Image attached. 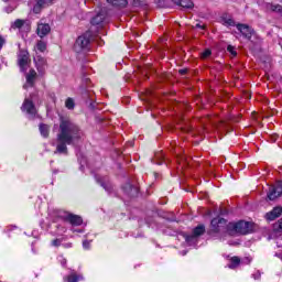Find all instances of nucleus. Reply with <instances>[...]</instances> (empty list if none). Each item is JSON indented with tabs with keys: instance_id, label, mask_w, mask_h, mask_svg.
Returning <instances> with one entry per match:
<instances>
[{
	"instance_id": "f257e3e1",
	"label": "nucleus",
	"mask_w": 282,
	"mask_h": 282,
	"mask_svg": "<svg viewBox=\"0 0 282 282\" xmlns=\"http://www.w3.org/2000/svg\"><path fill=\"white\" fill-rule=\"evenodd\" d=\"M80 138H83V132L78 124L74 123L70 119L62 118L54 153L67 155V145L75 144Z\"/></svg>"
},
{
	"instance_id": "f03ea898",
	"label": "nucleus",
	"mask_w": 282,
	"mask_h": 282,
	"mask_svg": "<svg viewBox=\"0 0 282 282\" xmlns=\"http://www.w3.org/2000/svg\"><path fill=\"white\" fill-rule=\"evenodd\" d=\"M209 235H220L221 237L230 235V224L221 217L212 219Z\"/></svg>"
},
{
	"instance_id": "7ed1b4c3",
	"label": "nucleus",
	"mask_w": 282,
	"mask_h": 282,
	"mask_svg": "<svg viewBox=\"0 0 282 282\" xmlns=\"http://www.w3.org/2000/svg\"><path fill=\"white\" fill-rule=\"evenodd\" d=\"M230 235L238 232L239 235H248L252 230V224L248 221L229 223Z\"/></svg>"
},
{
	"instance_id": "20e7f679",
	"label": "nucleus",
	"mask_w": 282,
	"mask_h": 282,
	"mask_svg": "<svg viewBox=\"0 0 282 282\" xmlns=\"http://www.w3.org/2000/svg\"><path fill=\"white\" fill-rule=\"evenodd\" d=\"M89 33H85L84 35L78 36L74 45L75 52H77V54H80V52L89 50Z\"/></svg>"
},
{
	"instance_id": "39448f33",
	"label": "nucleus",
	"mask_w": 282,
	"mask_h": 282,
	"mask_svg": "<svg viewBox=\"0 0 282 282\" xmlns=\"http://www.w3.org/2000/svg\"><path fill=\"white\" fill-rule=\"evenodd\" d=\"M206 232V227L204 225H198L196 228H194L192 235H185V241L187 243H195L197 241V237H202Z\"/></svg>"
},
{
	"instance_id": "423d86ee",
	"label": "nucleus",
	"mask_w": 282,
	"mask_h": 282,
	"mask_svg": "<svg viewBox=\"0 0 282 282\" xmlns=\"http://www.w3.org/2000/svg\"><path fill=\"white\" fill-rule=\"evenodd\" d=\"M281 196H282V181L269 187L268 199H270V202H274V199Z\"/></svg>"
},
{
	"instance_id": "0eeeda50",
	"label": "nucleus",
	"mask_w": 282,
	"mask_h": 282,
	"mask_svg": "<svg viewBox=\"0 0 282 282\" xmlns=\"http://www.w3.org/2000/svg\"><path fill=\"white\" fill-rule=\"evenodd\" d=\"M28 63H30V53H28V51L21 50L18 54V65L21 72H25Z\"/></svg>"
},
{
	"instance_id": "6e6552de",
	"label": "nucleus",
	"mask_w": 282,
	"mask_h": 282,
	"mask_svg": "<svg viewBox=\"0 0 282 282\" xmlns=\"http://www.w3.org/2000/svg\"><path fill=\"white\" fill-rule=\"evenodd\" d=\"M34 63H35V67L39 72V74H41L43 76V74H45V69H47V59H45V57L36 54L34 56Z\"/></svg>"
},
{
	"instance_id": "1a4fd4ad",
	"label": "nucleus",
	"mask_w": 282,
	"mask_h": 282,
	"mask_svg": "<svg viewBox=\"0 0 282 282\" xmlns=\"http://www.w3.org/2000/svg\"><path fill=\"white\" fill-rule=\"evenodd\" d=\"M50 32H52V28L47 23L43 21L37 22L36 34L40 39H45Z\"/></svg>"
},
{
	"instance_id": "9d476101",
	"label": "nucleus",
	"mask_w": 282,
	"mask_h": 282,
	"mask_svg": "<svg viewBox=\"0 0 282 282\" xmlns=\"http://www.w3.org/2000/svg\"><path fill=\"white\" fill-rule=\"evenodd\" d=\"M21 109L22 111H25L31 118H34V116H36V107H34V102H32V100L30 99L24 100Z\"/></svg>"
},
{
	"instance_id": "9b49d317",
	"label": "nucleus",
	"mask_w": 282,
	"mask_h": 282,
	"mask_svg": "<svg viewBox=\"0 0 282 282\" xmlns=\"http://www.w3.org/2000/svg\"><path fill=\"white\" fill-rule=\"evenodd\" d=\"M95 180L97 184H100V186L105 189L106 193H111L113 191V185H111V182H109V178L107 176H95Z\"/></svg>"
},
{
	"instance_id": "f8f14e48",
	"label": "nucleus",
	"mask_w": 282,
	"mask_h": 282,
	"mask_svg": "<svg viewBox=\"0 0 282 282\" xmlns=\"http://www.w3.org/2000/svg\"><path fill=\"white\" fill-rule=\"evenodd\" d=\"M54 3V0H36V3L33 7L34 14H41L43 8H47Z\"/></svg>"
},
{
	"instance_id": "ddd939ff",
	"label": "nucleus",
	"mask_w": 282,
	"mask_h": 282,
	"mask_svg": "<svg viewBox=\"0 0 282 282\" xmlns=\"http://www.w3.org/2000/svg\"><path fill=\"white\" fill-rule=\"evenodd\" d=\"M236 28L238 31H240V33L242 34V36H245V39H252V33L254 32V30H252L250 25L238 23L236 24Z\"/></svg>"
},
{
	"instance_id": "4468645a",
	"label": "nucleus",
	"mask_w": 282,
	"mask_h": 282,
	"mask_svg": "<svg viewBox=\"0 0 282 282\" xmlns=\"http://www.w3.org/2000/svg\"><path fill=\"white\" fill-rule=\"evenodd\" d=\"M36 70H34V68H31L29 73L25 75L26 83L23 85V88L28 89V87H32L36 82Z\"/></svg>"
},
{
	"instance_id": "2eb2a0df",
	"label": "nucleus",
	"mask_w": 282,
	"mask_h": 282,
	"mask_svg": "<svg viewBox=\"0 0 282 282\" xmlns=\"http://www.w3.org/2000/svg\"><path fill=\"white\" fill-rule=\"evenodd\" d=\"M282 215V207L278 206L274 207L271 212L265 214V219H268V221H274V219H278V217H281Z\"/></svg>"
},
{
	"instance_id": "dca6fc26",
	"label": "nucleus",
	"mask_w": 282,
	"mask_h": 282,
	"mask_svg": "<svg viewBox=\"0 0 282 282\" xmlns=\"http://www.w3.org/2000/svg\"><path fill=\"white\" fill-rule=\"evenodd\" d=\"M105 19H107V12L101 10L98 12L97 15H95L90 20V23H91V25H101L105 22Z\"/></svg>"
},
{
	"instance_id": "f3484780",
	"label": "nucleus",
	"mask_w": 282,
	"mask_h": 282,
	"mask_svg": "<svg viewBox=\"0 0 282 282\" xmlns=\"http://www.w3.org/2000/svg\"><path fill=\"white\" fill-rule=\"evenodd\" d=\"M127 194L130 195V197H138L139 189L138 187L131 185V183H127L123 187Z\"/></svg>"
},
{
	"instance_id": "a211bd4d",
	"label": "nucleus",
	"mask_w": 282,
	"mask_h": 282,
	"mask_svg": "<svg viewBox=\"0 0 282 282\" xmlns=\"http://www.w3.org/2000/svg\"><path fill=\"white\" fill-rule=\"evenodd\" d=\"M66 219L72 226H80L83 224V218L78 215L69 214Z\"/></svg>"
},
{
	"instance_id": "6ab92c4d",
	"label": "nucleus",
	"mask_w": 282,
	"mask_h": 282,
	"mask_svg": "<svg viewBox=\"0 0 282 282\" xmlns=\"http://www.w3.org/2000/svg\"><path fill=\"white\" fill-rule=\"evenodd\" d=\"M175 6H181V8H186L187 10H192L194 7L193 1L191 0H172Z\"/></svg>"
},
{
	"instance_id": "aec40b11",
	"label": "nucleus",
	"mask_w": 282,
	"mask_h": 282,
	"mask_svg": "<svg viewBox=\"0 0 282 282\" xmlns=\"http://www.w3.org/2000/svg\"><path fill=\"white\" fill-rule=\"evenodd\" d=\"M66 282H78L83 281V275H78L76 273H70L68 276L64 279Z\"/></svg>"
},
{
	"instance_id": "412c9836",
	"label": "nucleus",
	"mask_w": 282,
	"mask_h": 282,
	"mask_svg": "<svg viewBox=\"0 0 282 282\" xmlns=\"http://www.w3.org/2000/svg\"><path fill=\"white\" fill-rule=\"evenodd\" d=\"M107 2L116 8H124L127 6V0H107Z\"/></svg>"
},
{
	"instance_id": "4be33fe9",
	"label": "nucleus",
	"mask_w": 282,
	"mask_h": 282,
	"mask_svg": "<svg viewBox=\"0 0 282 282\" xmlns=\"http://www.w3.org/2000/svg\"><path fill=\"white\" fill-rule=\"evenodd\" d=\"M40 132H41V135H43V138H47V135H50V126L41 123Z\"/></svg>"
},
{
	"instance_id": "5701e85b",
	"label": "nucleus",
	"mask_w": 282,
	"mask_h": 282,
	"mask_svg": "<svg viewBox=\"0 0 282 282\" xmlns=\"http://www.w3.org/2000/svg\"><path fill=\"white\" fill-rule=\"evenodd\" d=\"M239 263H241V259H239V257H232L228 268H230V270H235V268H237Z\"/></svg>"
},
{
	"instance_id": "b1692460",
	"label": "nucleus",
	"mask_w": 282,
	"mask_h": 282,
	"mask_svg": "<svg viewBox=\"0 0 282 282\" xmlns=\"http://www.w3.org/2000/svg\"><path fill=\"white\" fill-rule=\"evenodd\" d=\"M23 25H25V21H24V20H21V19H18V20H15V21L12 23L11 28H12L13 30H21V28H22Z\"/></svg>"
},
{
	"instance_id": "393cba45",
	"label": "nucleus",
	"mask_w": 282,
	"mask_h": 282,
	"mask_svg": "<svg viewBox=\"0 0 282 282\" xmlns=\"http://www.w3.org/2000/svg\"><path fill=\"white\" fill-rule=\"evenodd\" d=\"M36 50L39 52H45V50H47V42L43 41V40H40L37 41L36 43Z\"/></svg>"
},
{
	"instance_id": "a878e982",
	"label": "nucleus",
	"mask_w": 282,
	"mask_h": 282,
	"mask_svg": "<svg viewBox=\"0 0 282 282\" xmlns=\"http://www.w3.org/2000/svg\"><path fill=\"white\" fill-rule=\"evenodd\" d=\"M223 23L224 25H228L230 28H235V25L237 26V23H235V20L231 18H223Z\"/></svg>"
},
{
	"instance_id": "bb28decb",
	"label": "nucleus",
	"mask_w": 282,
	"mask_h": 282,
	"mask_svg": "<svg viewBox=\"0 0 282 282\" xmlns=\"http://www.w3.org/2000/svg\"><path fill=\"white\" fill-rule=\"evenodd\" d=\"M66 109H74L76 107V104L74 102L73 98H67L65 101Z\"/></svg>"
},
{
	"instance_id": "cd10ccee",
	"label": "nucleus",
	"mask_w": 282,
	"mask_h": 282,
	"mask_svg": "<svg viewBox=\"0 0 282 282\" xmlns=\"http://www.w3.org/2000/svg\"><path fill=\"white\" fill-rule=\"evenodd\" d=\"M90 246H91V241H89V240H84L83 241L84 250H89Z\"/></svg>"
},
{
	"instance_id": "c85d7f7f",
	"label": "nucleus",
	"mask_w": 282,
	"mask_h": 282,
	"mask_svg": "<svg viewBox=\"0 0 282 282\" xmlns=\"http://www.w3.org/2000/svg\"><path fill=\"white\" fill-rule=\"evenodd\" d=\"M58 261H59L61 265H63V268H65V265H67V259H65L64 257L59 256Z\"/></svg>"
},
{
	"instance_id": "c756f323",
	"label": "nucleus",
	"mask_w": 282,
	"mask_h": 282,
	"mask_svg": "<svg viewBox=\"0 0 282 282\" xmlns=\"http://www.w3.org/2000/svg\"><path fill=\"white\" fill-rule=\"evenodd\" d=\"M227 52H229L232 56H237V51H235V47L231 45L227 47Z\"/></svg>"
},
{
	"instance_id": "7c9ffc66",
	"label": "nucleus",
	"mask_w": 282,
	"mask_h": 282,
	"mask_svg": "<svg viewBox=\"0 0 282 282\" xmlns=\"http://www.w3.org/2000/svg\"><path fill=\"white\" fill-rule=\"evenodd\" d=\"M213 54V52L210 50H205L204 53L202 54L203 58H208V56H210Z\"/></svg>"
},
{
	"instance_id": "2f4dec72",
	"label": "nucleus",
	"mask_w": 282,
	"mask_h": 282,
	"mask_svg": "<svg viewBox=\"0 0 282 282\" xmlns=\"http://www.w3.org/2000/svg\"><path fill=\"white\" fill-rule=\"evenodd\" d=\"M252 278L254 279V281H259V279H261V272L257 271L252 274Z\"/></svg>"
},
{
	"instance_id": "473e14b6",
	"label": "nucleus",
	"mask_w": 282,
	"mask_h": 282,
	"mask_svg": "<svg viewBox=\"0 0 282 282\" xmlns=\"http://www.w3.org/2000/svg\"><path fill=\"white\" fill-rule=\"evenodd\" d=\"M158 6H159V8H166V1L165 0H159Z\"/></svg>"
},
{
	"instance_id": "72a5a7b5",
	"label": "nucleus",
	"mask_w": 282,
	"mask_h": 282,
	"mask_svg": "<svg viewBox=\"0 0 282 282\" xmlns=\"http://www.w3.org/2000/svg\"><path fill=\"white\" fill-rule=\"evenodd\" d=\"M52 246H54L55 248H58V246H61V239L53 240Z\"/></svg>"
},
{
	"instance_id": "f704fd0d",
	"label": "nucleus",
	"mask_w": 282,
	"mask_h": 282,
	"mask_svg": "<svg viewBox=\"0 0 282 282\" xmlns=\"http://www.w3.org/2000/svg\"><path fill=\"white\" fill-rule=\"evenodd\" d=\"M3 45H6V37L0 35V50L3 48Z\"/></svg>"
},
{
	"instance_id": "c9c22d12",
	"label": "nucleus",
	"mask_w": 282,
	"mask_h": 282,
	"mask_svg": "<svg viewBox=\"0 0 282 282\" xmlns=\"http://www.w3.org/2000/svg\"><path fill=\"white\" fill-rule=\"evenodd\" d=\"M278 228L282 230V218L278 221Z\"/></svg>"
},
{
	"instance_id": "e433bc0d",
	"label": "nucleus",
	"mask_w": 282,
	"mask_h": 282,
	"mask_svg": "<svg viewBox=\"0 0 282 282\" xmlns=\"http://www.w3.org/2000/svg\"><path fill=\"white\" fill-rule=\"evenodd\" d=\"M73 232H83V229H74Z\"/></svg>"
},
{
	"instance_id": "4c0bfd02",
	"label": "nucleus",
	"mask_w": 282,
	"mask_h": 282,
	"mask_svg": "<svg viewBox=\"0 0 282 282\" xmlns=\"http://www.w3.org/2000/svg\"><path fill=\"white\" fill-rule=\"evenodd\" d=\"M181 74H186V70L182 69V70H181Z\"/></svg>"
},
{
	"instance_id": "58836bf2",
	"label": "nucleus",
	"mask_w": 282,
	"mask_h": 282,
	"mask_svg": "<svg viewBox=\"0 0 282 282\" xmlns=\"http://www.w3.org/2000/svg\"><path fill=\"white\" fill-rule=\"evenodd\" d=\"M197 28H202V25L197 24Z\"/></svg>"
},
{
	"instance_id": "ea45409f",
	"label": "nucleus",
	"mask_w": 282,
	"mask_h": 282,
	"mask_svg": "<svg viewBox=\"0 0 282 282\" xmlns=\"http://www.w3.org/2000/svg\"><path fill=\"white\" fill-rule=\"evenodd\" d=\"M3 1H8V0H3Z\"/></svg>"
}]
</instances>
